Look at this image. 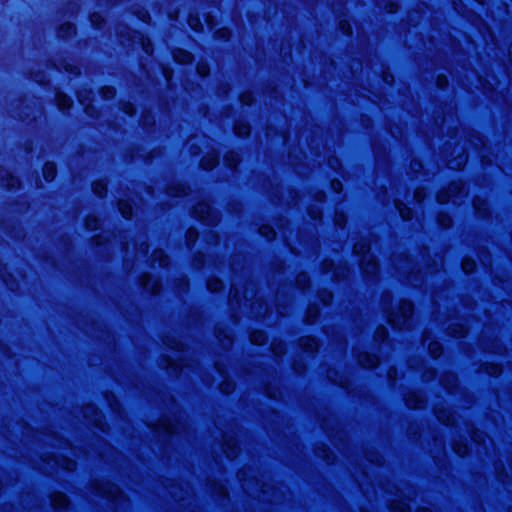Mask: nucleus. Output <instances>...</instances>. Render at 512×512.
<instances>
[{
    "label": "nucleus",
    "mask_w": 512,
    "mask_h": 512,
    "mask_svg": "<svg viewBox=\"0 0 512 512\" xmlns=\"http://www.w3.org/2000/svg\"><path fill=\"white\" fill-rule=\"evenodd\" d=\"M242 487L250 496L259 498L262 501L280 502L282 490L268 483H262L256 477V473L252 467H245L237 474Z\"/></svg>",
    "instance_id": "obj_1"
},
{
    "label": "nucleus",
    "mask_w": 512,
    "mask_h": 512,
    "mask_svg": "<svg viewBox=\"0 0 512 512\" xmlns=\"http://www.w3.org/2000/svg\"><path fill=\"white\" fill-rule=\"evenodd\" d=\"M393 263L399 275L405 276L411 285H418L420 280L418 274H420L421 271L417 268V265L413 262L412 259H410L409 256L399 255L394 257Z\"/></svg>",
    "instance_id": "obj_2"
},
{
    "label": "nucleus",
    "mask_w": 512,
    "mask_h": 512,
    "mask_svg": "<svg viewBox=\"0 0 512 512\" xmlns=\"http://www.w3.org/2000/svg\"><path fill=\"white\" fill-rule=\"evenodd\" d=\"M370 246L365 240L354 244V253L363 255L361 260V269L367 276H374L378 272V263L375 257L369 253Z\"/></svg>",
    "instance_id": "obj_3"
},
{
    "label": "nucleus",
    "mask_w": 512,
    "mask_h": 512,
    "mask_svg": "<svg viewBox=\"0 0 512 512\" xmlns=\"http://www.w3.org/2000/svg\"><path fill=\"white\" fill-rule=\"evenodd\" d=\"M413 314V304L407 300H401L397 311L390 312L388 315L389 323L398 329L408 327Z\"/></svg>",
    "instance_id": "obj_4"
},
{
    "label": "nucleus",
    "mask_w": 512,
    "mask_h": 512,
    "mask_svg": "<svg viewBox=\"0 0 512 512\" xmlns=\"http://www.w3.org/2000/svg\"><path fill=\"white\" fill-rule=\"evenodd\" d=\"M94 492L100 496L107 497L112 501H121L122 492L119 487L108 481H97L93 485Z\"/></svg>",
    "instance_id": "obj_5"
},
{
    "label": "nucleus",
    "mask_w": 512,
    "mask_h": 512,
    "mask_svg": "<svg viewBox=\"0 0 512 512\" xmlns=\"http://www.w3.org/2000/svg\"><path fill=\"white\" fill-rule=\"evenodd\" d=\"M193 215L208 225H214L219 220L218 215L212 210L208 202H199L193 209Z\"/></svg>",
    "instance_id": "obj_6"
},
{
    "label": "nucleus",
    "mask_w": 512,
    "mask_h": 512,
    "mask_svg": "<svg viewBox=\"0 0 512 512\" xmlns=\"http://www.w3.org/2000/svg\"><path fill=\"white\" fill-rule=\"evenodd\" d=\"M82 413L84 417L93 425L99 427L102 431L105 430L102 414L94 404H87L83 407Z\"/></svg>",
    "instance_id": "obj_7"
},
{
    "label": "nucleus",
    "mask_w": 512,
    "mask_h": 512,
    "mask_svg": "<svg viewBox=\"0 0 512 512\" xmlns=\"http://www.w3.org/2000/svg\"><path fill=\"white\" fill-rule=\"evenodd\" d=\"M222 450L227 458H235L239 453V448L235 438L228 435L224 436Z\"/></svg>",
    "instance_id": "obj_8"
},
{
    "label": "nucleus",
    "mask_w": 512,
    "mask_h": 512,
    "mask_svg": "<svg viewBox=\"0 0 512 512\" xmlns=\"http://www.w3.org/2000/svg\"><path fill=\"white\" fill-rule=\"evenodd\" d=\"M183 428V425L179 422L178 419L171 420L168 418H163L159 421L158 429L165 431L168 434H177L180 433V430Z\"/></svg>",
    "instance_id": "obj_9"
},
{
    "label": "nucleus",
    "mask_w": 512,
    "mask_h": 512,
    "mask_svg": "<svg viewBox=\"0 0 512 512\" xmlns=\"http://www.w3.org/2000/svg\"><path fill=\"white\" fill-rule=\"evenodd\" d=\"M462 189L461 184L457 182H453L449 185L448 191H441L437 195V200L439 203H446L449 201L451 197H454L457 193Z\"/></svg>",
    "instance_id": "obj_10"
},
{
    "label": "nucleus",
    "mask_w": 512,
    "mask_h": 512,
    "mask_svg": "<svg viewBox=\"0 0 512 512\" xmlns=\"http://www.w3.org/2000/svg\"><path fill=\"white\" fill-rule=\"evenodd\" d=\"M141 285L152 294L158 293L161 286L158 279H154L150 274H144L142 276Z\"/></svg>",
    "instance_id": "obj_11"
},
{
    "label": "nucleus",
    "mask_w": 512,
    "mask_h": 512,
    "mask_svg": "<svg viewBox=\"0 0 512 512\" xmlns=\"http://www.w3.org/2000/svg\"><path fill=\"white\" fill-rule=\"evenodd\" d=\"M357 360L360 365L367 368L375 367L379 363V359L376 355L367 352L358 353Z\"/></svg>",
    "instance_id": "obj_12"
},
{
    "label": "nucleus",
    "mask_w": 512,
    "mask_h": 512,
    "mask_svg": "<svg viewBox=\"0 0 512 512\" xmlns=\"http://www.w3.org/2000/svg\"><path fill=\"white\" fill-rule=\"evenodd\" d=\"M51 463L56 464V465L62 467L63 469H65L67 471H73V470L76 469V462L74 460L70 459V458H67V457H62V458L52 457V458H49L47 464L52 466Z\"/></svg>",
    "instance_id": "obj_13"
},
{
    "label": "nucleus",
    "mask_w": 512,
    "mask_h": 512,
    "mask_svg": "<svg viewBox=\"0 0 512 512\" xmlns=\"http://www.w3.org/2000/svg\"><path fill=\"white\" fill-rule=\"evenodd\" d=\"M424 403L425 399L420 392H412L406 397V404L410 408H420Z\"/></svg>",
    "instance_id": "obj_14"
},
{
    "label": "nucleus",
    "mask_w": 512,
    "mask_h": 512,
    "mask_svg": "<svg viewBox=\"0 0 512 512\" xmlns=\"http://www.w3.org/2000/svg\"><path fill=\"white\" fill-rule=\"evenodd\" d=\"M300 346L304 351L310 353L316 352L319 347L316 339L310 336L302 337L300 339Z\"/></svg>",
    "instance_id": "obj_15"
},
{
    "label": "nucleus",
    "mask_w": 512,
    "mask_h": 512,
    "mask_svg": "<svg viewBox=\"0 0 512 512\" xmlns=\"http://www.w3.org/2000/svg\"><path fill=\"white\" fill-rule=\"evenodd\" d=\"M51 503L55 509H63L68 506V498L65 494L56 492L51 495Z\"/></svg>",
    "instance_id": "obj_16"
},
{
    "label": "nucleus",
    "mask_w": 512,
    "mask_h": 512,
    "mask_svg": "<svg viewBox=\"0 0 512 512\" xmlns=\"http://www.w3.org/2000/svg\"><path fill=\"white\" fill-rule=\"evenodd\" d=\"M219 162V157L217 153H208L201 159V166L206 170H210L215 167Z\"/></svg>",
    "instance_id": "obj_17"
},
{
    "label": "nucleus",
    "mask_w": 512,
    "mask_h": 512,
    "mask_svg": "<svg viewBox=\"0 0 512 512\" xmlns=\"http://www.w3.org/2000/svg\"><path fill=\"white\" fill-rule=\"evenodd\" d=\"M188 187L183 183H173L167 188V194L170 196H180L187 194Z\"/></svg>",
    "instance_id": "obj_18"
},
{
    "label": "nucleus",
    "mask_w": 512,
    "mask_h": 512,
    "mask_svg": "<svg viewBox=\"0 0 512 512\" xmlns=\"http://www.w3.org/2000/svg\"><path fill=\"white\" fill-rule=\"evenodd\" d=\"M173 57L176 62L180 64L189 63L192 61V54L183 49H177L173 52Z\"/></svg>",
    "instance_id": "obj_19"
},
{
    "label": "nucleus",
    "mask_w": 512,
    "mask_h": 512,
    "mask_svg": "<svg viewBox=\"0 0 512 512\" xmlns=\"http://www.w3.org/2000/svg\"><path fill=\"white\" fill-rule=\"evenodd\" d=\"M56 103L60 110H65L71 107L72 100L66 94L58 92L56 94Z\"/></svg>",
    "instance_id": "obj_20"
},
{
    "label": "nucleus",
    "mask_w": 512,
    "mask_h": 512,
    "mask_svg": "<svg viewBox=\"0 0 512 512\" xmlns=\"http://www.w3.org/2000/svg\"><path fill=\"white\" fill-rule=\"evenodd\" d=\"M224 162L232 169H234L240 162V156L235 151H229L224 156Z\"/></svg>",
    "instance_id": "obj_21"
},
{
    "label": "nucleus",
    "mask_w": 512,
    "mask_h": 512,
    "mask_svg": "<svg viewBox=\"0 0 512 512\" xmlns=\"http://www.w3.org/2000/svg\"><path fill=\"white\" fill-rule=\"evenodd\" d=\"M153 261L159 262L161 267H166L169 264V257L164 253L162 249H157L153 252Z\"/></svg>",
    "instance_id": "obj_22"
},
{
    "label": "nucleus",
    "mask_w": 512,
    "mask_h": 512,
    "mask_svg": "<svg viewBox=\"0 0 512 512\" xmlns=\"http://www.w3.org/2000/svg\"><path fill=\"white\" fill-rule=\"evenodd\" d=\"M395 206L404 220L412 218V210L399 200H395Z\"/></svg>",
    "instance_id": "obj_23"
},
{
    "label": "nucleus",
    "mask_w": 512,
    "mask_h": 512,
    "mask_svg": "<svg viewBox=\"0 0 512 512\" xmlns=\"http://www.w3.org/2000/svg\"><path fill=\"white\" fill-rule=\"evenodd\" d=\"M56 175V166L53 162L45 163L43 167V176L46 181H51Z\"/></svg>",
    "instance_id": "obj_24"
},
{
    "label": "nucleus",
    "mask_w": 512,
    "mask_h": 512,
    "mask_svg": "<svg viewBox=\"0 0 512 512\" xmlns=\"http://www.w3.org/2000/svg\"><path fill=\"white\" fill-rule=\"evenodd\" d=\"M449 333L454 337H463L467 333V328L463 324L454 323L449 326Z\"/></svg>",
    "instance_id": "obj_25"
},
{
    "label": "nucleus",
    "mask_w": 512,
    "mask_h": 512,
    "mask_svg": "<svg viewBox=\"0 0 512 512\" xmlns=\"http://www.w3.org/2000/svg\"><path fill=\"white\" fill-rule=\"evenodd\" d=\"M473 206L475 210L480 214V216H485L488 208H487V202L485 199H482L480 197H476L473 200Z\"/></svg>",
    "instance_id": "obj_26"
},
{
    "label": "nucleus",
    "mask_w": 512,
    "mask_h": 512,
    "mask_svg": "<svg viewBox=\"0 0 512 512\" xmlns=\"http://www.w3.org/2000/svg\"><path fill=\"white\" fill-rule=\"evenodd\" d=\"M118 208L121 214L124 218L130 219L132 216V206L131 204L126 200H119L118 202Z\"/></svg>",
    "instance_id": "obj_27"
},
{
    "label": "nucleus",
    "mask_w": 512,
    "mask_h": 512,
    "mask_svg": "<svg viewBox=\"0 0 512 512\" xmlns=\"http://www.w3.org/2000/svg\"><path fill=\"white\" fill-rule=\"evenodd\" d=\"M250 340L254 344L262 345V344L266 343L267 336L263 331L255 330L250 334Z\"/></svg>",
    "instance_id": "obj_28"
},
{
    "label": "nucleus",
    "mask_w": 512,
    "mask_h": 512,
    "mask_svg": "<svg viewBox=\"0 0 512 512\" xmlns=\"http://www.w3.org/2000/svg\"><path fill=\"white\" fill-rule=\"evenodd\" d=\"M441 383L448 391H452L457 384V377L454 374H448L441 378Z\"/></svg>",
    "instance_id": "obj_29"
},
{
    "label": "nucleus",
    "mask_w": 512,
    "mask_h": 512,
    "mask_svg": "<svg viewBox=\"0 0 512 512\" xmlns=\"http://www.w3.org/2000/svg\"><path fill=\"white\" fill-rule=\"evenodd\" d=\"M58 33H59L60 37L68 38V37L72 36L73 34H75V27L71 23H64L59 28Z\"/></svg>",
    "instance_id": "obj_30"
},
{
    "label": "nucleus",
    "mask_w": 512,
    "mask_h": 512,
    "mask_svg": "<svg viewBox=\"0 0 512 512\" xmlns=\"http://www.w3.org/2000/svg\"><path fill=\"white\" fill-rule=\"evenodd\" d=\"M234 130L238 136H247L250 133V126L245 122H236Z\"/></svg>",
    "instance_id": "obj_31"
},
{
    "label": "nucleus",
    "mask_w": 512,
    "mask_h": 512,
    "mask_svg": "<svg viewBox=\"0 0 512 512\" xmlns=\"http://www.w3.org/2000/svg\"><path fill=\"white\" fill-rule=\"evenodd\" d=\"M210 490L213 494H218L219 496L225 497L228 494V490L226 486L222 483L213 482L210 485Z\"/></svg>",
    "instance_id": "obj_32"
},
{
    "label": "nucleus",
    "mask_w": 512,
    "mask_h": 512,
    "mask_svg": "<svg viewBox=\"0 0 512 512\" xmlns=\"http://www.w3.org/2000/svg\"><path fill=\"white\" fill-rule=\"evenodd\" d=\"M319 315V309L315 305H311L308 307L306 312V321L307 323H313Z\"/></svg>",
    "instance_id": "obj_33"
},
{
    "label": "nucleus",
    "mask_w": 512,
    "mask_h": 512,
    "mask_svg": "<svg viewBox=\"0 0 512 512\" xmlns=\"http://www.w3.org/2000/svg\"><path fill=\"white\" fill-rule=\"evenodd\" d=\"M428 350L432 357L437 358L442 353V346L439 342L433 341L429 343Z\"/></svg>",
    "instance_id": "obj_34"
},
{
    "label": "nucleus",
    "mask_w": 512,
    "mask_h": 512,
    "mask_svg": "<svg viewBox=\"0 0 512 512\" xmlns=\"http://www.w3.org/2000/svg\"><path fill=\"white\" fill-rule=\"evenodd\" d=\"M207 287L210 291L216 292L223 287V282L219 278H210L207 282Z\"/></svg>",
    "instance_id": "obj_35"
},
{
    "label": "nucleus",
    "mask_w": 512,
    "mask_h": 512,
    "mask_svg": "<svg viewBox=\"0 0 512 512\" xmlns=\"http://www.w3.org/2000/svg\"><path fill=\"white\" fill-rule=\"evenodd\" d=\"M454 452L459 456H465L468 453V446L464 442H455L453 445Z\"/></svg>",
    "instance_id": "obj_36"
},
{
    "label": "nucleus",
    "mask_w": 512,
    "mask_h": 512,
    "mask_svg": "<svg viewBox=\"0 0 512 512\" xmlns=\"http://www.w3.org/2000/svg\"><path fill=\"white\" fill-rule=\"evenodd\" d=\"M476 267V262L470 258H464L462 261V269L465 273H471Z\"/></svg>",
    "instance_id": "obj_37"
},
{
    "label": "nucleus",
    "mask_w": 512,
    "mask_h": 512,
    "mask_svg": "<svg viewBox=\"0 0 512 512\" xmlns=\"http://www.w3.org/2000/svg\"><path fill=\"white\" fill-rule=\"evenodd\" d=\"M259 232L261 235L266 237L268 240H271L275 237V231L269 225H263L262 227H260Z\"/></svg>",
    "instance_id": "obj_38"
},
{
    "label": "nucleus",
    "mask_w": 512,
    "mask_h": 512,
    "mask_svg": "<svg viewBox=\"0 0 512 512\" xmlns=\"http://www.w3.org/2000/svg\"><path fill=\"white\" fill-rule=\"evenodd\" d=\"M391 509L394 511V512H408L409 511V506L407 503L405 502H402V501H395L391 504Z\"/></svg>",
    "instance_id": "obj_39"
},
{
    "label": "nucleus",
    "mask_w": 512,
    "mask_h": 512,
    "mask_svg": "<svg viewBox=\"0 0 512 512\" xmlns=\"http://www.w3.org/2000/svg\"><path fill=\"white\" fill-rule=\"evenodd\" d=\"M85 225L90 230H96L100 226V219L96 216H88Z\"/></svg>",
    "instance_id": "obj_40"
},
{
    "label": "nucleus",
    "mask_w": 512,
    "mask_h": 512,
    "mask_svg": "<svg viewBox=\"0 0 512 512\" xmlns=\"http://www.w3.org/2000/svg\"><path fill=\"white\" fill-rule=\"evenodd\" d=\"M271 349L277 356H281L285 353V345L281 341L272 342Z\"/></svg>",
    "instance_id": "obj_41"
},
{
    "label": "nucleus",
    "mask_w": 512,
    "mask_h": 512,
    "mask_svg": "<svg viewBox=\"0 0 512 512\" xmlns=\"http://www.w3.org/2000/svg\"><path fill=\"white\" fill-rule=\"evenodd\" d=\"M234 389H235V385H234V382H233V381H231V380L225 379V380H224V381H222V382H221V384H220V390H221L223 393L229 394V393H231Z\"/></svg>",
    "instance_id": "obj_42"
},
{
    "label": "nucleus",
    "mask_w": 512,
    "mask_h": 512,
    "mask_svg": "<svg viewBox=\"0 0 512 512\" xmlns=\"http://www.w3.org/2000/svg\"><path fill=\"white\" fill-rule=\"evenodd\" d=\"M105 191H106V184L103 181H96L93 183V192L96 195L102 196Z\"/></svg>",
    "instance_id": "obj_43"
},
{
    "label": "nucleus",
    "mask_w": 512,
    "mask_h": 512,
    "mask_svg": "<svg viewBox=\"0 0 512 512\" xmlns=\"http://www.w3.org/2000/svg\"><path fill=\"white\" fill-rule=\"evenodd\" d=\"M438 222L442 227L448 228L452 224V219L448 214L441 213L438 216Z\"/></svg>",
    "instance_id": "obj_44"
},
{
    "label": "nucleus",
    "mask_w": 512,
    "mask_h": 512,
    "mask_svg": "<svg viewBox=\"0 0 512 512\" xmlns=\"http://www.w3.org/2000/svg\"><path fill=\"white\" fill-rule=\"evenodd\" d=\"M436 416L441 422L445 424H450L452 422L451 415L446 414V412L441 409L436 410Z\"/></svg>",
    "instance_id": "obj_45"
},
{
    "label": "nucleus",
    "mask_w": 512,
    "mask_h": 512,
    "mask_svg": "<svg viewBox=\"0 0 512 512\" xmlns=\"http://www.w3.org/2000/svg\"><path fill=\"white\" fill-rule=\"evenodd\" d=\"M319 298L325 305H328L333 299V294L328 290H322L319 292Z\"/></svg>",
    "instance_id": "obj_46"
},
{
    "label": "nucleus",
    "mask_w": 512,
    "mask_h": 512,
    "mask_svg": "<svg viewBox=\"0 0 512 512\" xmlns=\"http://www.w3.org/2000/svg\"><path fill=\"white\" fill-rule=\"evenodd\" d=\"M297 285L304 289L309 283V276L306 273H300L296 278Z\"/></svg>",
    "instance_id": "obj_47"
},
{
    "label": "nucleus",
    "mask_w": 512,
    "mask_h": 512,
    "mask_svg": "<svg viewBox=\"0 0 512 512\" xmlns=\"http://www.w3.org/2000/svg\"><path fill=\"white\" fill-rule=\"evenodd\" d=\"M198 237V231L195 228H189L186 233V241L188 245H191L196 241Z\"/></svg>",
    "instance_id": "obj_48"
},
{
    "label": "nucleus",
    "mask_w": 512,
    "mask_h": 512,
    "mask_svg": "<svg viewBox=\"0 0 512 512\" xmlns=\"http://www.w3.org/2000/svg\"><path fill=\"white\" fill-rule=\"evenodd\" d=\"M466 160H467V157L464 155H461L458 159H456L454 161H450L449 165L453 169H460L462 167V165L465 164Z\"/></svg>",
    "instance_id": "obj_49"
},
{
    "label": "nucleus",
    "mask_w": 512,
    "mask_h": 512,
    "mask_svg": "<svg viewBox=\"0 0 512 512\" xmlns=\"http://www.w3.org/2000/svg\"><path fill=\"white\" fill-rule=\"evenodd\" d=\"M388 335V332H387V329L384 327V326H380L377 328V330L375 331V339L376 340H384Z\"/></svg>",
    "instance_id": "obj_50"
},
{
    "label": "nucleus",
    "mask_w": 512,
    "mask_h": 512,
    "mask_svg": "<svg viewBox=\"0 0 512 512\" xmlns=\"http://www.w3.org/2000/svg\"><path fill=\"white\" fill-rule=\"evenodd\" d=\"M348 274V269L345 266H338L335 268L334 276L337 279L345 278Z\"/></svg>",
    "instance_id": "obj_51"
},
{
    "label": "nucleus",
    "mask_w": 512,
    "mask_h": 512,
    "mask_svg": "<svg viewBox=\"0 0 512 512\" xmlns=\"http://www.w3.org/2000/svg\"><path fill=\"white\" fill-rule=\"evenodd\" d=\"M101 94L104 99H111L115 95V90L113 87H103L101 89Z\"/></svg>",
    "instance_id": "obj_52"
},
{
    "label": "nucleus",
    "mask_w": 512,
    "mask_h": 512,
    "mask_svg": "<svg viewBox=\"0 0 512 512\" xmlns=\"http://www.w3.org/2000/svg\"><path fill=\"white\" fill-rule=\"evenodd\" d=\"M254 100L252 92H244L240 96V101L245 105H250Z\"/></svg>",
    "instance_id": "obj_53"
},
{
    "label": "nucleus",
    "mask_w": 512,
    "mask_h": 512,
    "mask_svg": "<svg viewBox=\"0 0 512 512\" xmlns=\"http://www.w3.org/2000/svg\"><path fill=\"white\" fill-rule=\"evenodd\" d=\"M197 71L201 76H206L209 73V66L206 62H199L197 64Z\"/></svg>",
    "instance_id": "obj_54"
},
{
    "label": "nucleus",
    "mask_w": 512,
    "mask_h": 512,
    "mask_svg": "<svg viewBox=\"0 0 512 512\" xmlns=\"http://www.w3.org/2000/svg\"><path fill=\"white\" fill-rule=\"evenodd\" d=\"M486 370H487V373L492 375V376H498L502 372L501 367L498 366V365H494V364L490 365V366H487Z\"/></svg>",
    "instance_id": "obj_55"
},
{
    "label": "nucleus",
    "mask_w": 512,
    "mask_h": 512,
    "mask_svg": "<svg viewBox=\"0 0 512 512\" xmlns=\"http://www.w3.org/2000/svg\"><path fill=\"white\" fill-rule=\"evenodd\" d=\"M339 25H340V29L343 31V33H345L347 35L352 33V27L348 21L341 20Z\"/></svg>",
    "instance_id": "obj_56"
},
{
    "label": "nucleus",
    "mask_w": 512,
    "mask_h": 512,
    "mask_svg": "<svg viewBox=\"0 0 512 512\" xmlns=\"http://www.w3.org/2000/svg\"><path fill=\"white\" fill-rule=\"evenodd\" d=\"M121 109L123 110L124 113L128 114L129 116H132L135 114V108L129 102L123 103Z\"/></svg>",
    "instance_id": "obj_57"
},
{
    "label": "nucleus",
    "mask_w": 512,
    "mask_h": 512,
    "mask_svg": "<svg viewBox=\"0 0 512 512\" xmlns=\"http://www.w3.org/2000/svg\"><path fill=\"white\" fill-rule=\"evenodd\" d=\"M90 20L93 25H95L96 27H99L100 24L103 22V17L99 13H93L90 16Z\"/></svg>",
    "instance_id": "obj_58"
},
{
    "label": "nucleus",
    "mask_w": 512,
    "mask_h": 512,
    "mask_svg": "<svg viewBox=\"0 0 512 512\" xmlns=\"http://www.w3.org/2000/svg\"><path fill=\"white\" fill-rule=\"evenodd\" d=\"M216 36L221 39H228L230 37V30L223 27L216 31Z\"/></svg>",
    "instance_id": "obj_59"
},
{
    "label": "nucleus",
    "mask_w": 512,
    "mask_h": 512,
    "mask_svg": "<svg viewBox=\"0 0 512 512\" xmlns=\"http://www.w3.org/2000/svg\"><path fill=\"white\" fill-rule=\"evenodd\" d=\"M414 198L417 202H422L425 198V190L424 188H417L414 192Z\"/></svg>",
    "instance_id": "obj_60"
},
{
    "label": "nucleus",
    "mask_w": 512,
    "mask_h": 512,
    "mask_svg": "<svg viewBox=\"0 0 512 512\" xmlns=\"http://www.w3.org/2000/svg\"><path fill=\"white\" fill-rule=\"evenodd\" d=\"M188 23H189L190 27L193 28L194 30H197L198 27L201 26L199 18L192 16V15L189 17Z\"/></svg>",
    "instance_id": "obj_61"
},
{
    "label": "nucleus",
    "mask_w": 512,
    "mask_h": 512,
    "mask_svg": "<svg viewBox=\"0 0 512 512\" xmlns=\"http://www.w3.org/2000/svg\"><path fill=\"white\" fill-rule=\"evenodd\" d=\"M141 40H142V46H143V49L145 50V52L147 54H152L153 49H152V44H151L150 40L144 39L143 37L141 38Z\"/></svg>",
    "instance_id": "obj_62"
},
{
    "label": "nucleus",
    "mask_w": 512,
    "mask_h": 512,
    "mask_svg": "<svg viewBox=\"0 0 512 512\" xmlns=\"http://www.w3.org/2000/svg\"><path fill=\"white\" fill-rule=\"evenodd\" d=\"M5 185L8 188H16L19 186V181L16 177L10 176L9 179L7 180V182L5 183Z\"/></svg>",
    "instance_id": "obj_63"
},
{
    "label": "nucleus",
    "mask_w": 512,
    "mask_h": 512,
    "mask_svg": "<svg viewBox=\"0 0 512 512\" xmlns=\"http://www.w3.org/2000/svg\"><path fill=\"white\" fill-rule=\"evenodd\" d=\"M334 268V261L326 259L322 263V269L324 272H329Z\"/></svg>",
    "instance_id": "obj_64"
}]
</instances>
